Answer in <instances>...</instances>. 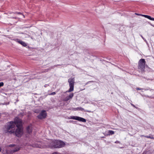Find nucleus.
Returning a JSON list of instances; mask_svg holds the SVG:
<instances>
[{"instance_id": "nucleus-1", "label": "nucleus", "mask_w": 154, "mask_h": 154, "mask_svg": "<svg viewBox=\"0 0 154 154\" xmlns=\"http://www.w3.org/2000/svg\"><path fill=\"white\" fill-rule=\"evenodd\" d=\"M22 125L21 120L18 118H16L14 119V122L11 121L8 122L5 133L8 132L11 134L15 132L17 136L21 137L23 134Z\"/></svg>"}, {"instance_id": "nucleus-2", "label": "nucleus", "mask_w": 154, "mask_h": 154, "mask_svg": "<svg viewBox=\"0 0 154 154\" xmlns=\"http://www.w3.org/2000/svg\"><path fill=\"white\" fill-rule=\"evenodd\" d=\"M49 143L48 146L51 148H60L64 147L65 145V143L64 142L59 140H49ZM45 143L37 142L32 144V146L34 147L42 148L45 147V146H48V145H46Z\"/></svg>"}, {"instance_id": "nucleus-3", "label": "nucleus", "mask_w": 154, "mask_h": 154, "mask_svg": "<svg viewBox=\"0 0 154 154\" xmlns=\"http://www.w3.org/2000/svg\"><path fill=\"white\" fill-rule=\"evenodd\" d=\"M145 61L144 59H140L139 62L138 69L141 72H143L145 68Z\"/></svg>"}, {"instance_id": "nucleus-4", "label": "nucleus", "mask_w": 154, "mask_h": 154, "mask_svg": "<svg viewBox=\"0 0 154 154\" xmlns=\"http://www.w3.org/2000/svg\"><path fill=\"white\" fill-rule=\"evenodd\" d=\"M74 81V78H70L68 79V82L69 83V85L70 88L68 91H66V92H70L73 91L74 83L75 82Z\"/></svg>"}, {"instance_id": "nucleus-5", "label": "nucleus", "mask_w": 154, "mask_h": 154, "mask_svg": "<svg viewBox=\"0 0 154 154\" xmlns=\"http://www.w3.org/2000/svg\"><path fill=\"white\" fill-rule=\"evenodd\" d=\"M69 119L77 120L79 121L83 122H86V120L85 119L77 116H71L69 118Z\"/></svg>"}, {"instance_id": "nucleus-6", "label": "nucleus", "mask_w": 154, "mask_h": 154, "mask_svg": "<svg viewBox=\"0 0 154 154\" xmlns=\"http://www.w3.org/2000/svg\"><path fill=\"white\" fill-rule=\"evenodd\" d=\"M47 116V113L46 111L43 110H42L41 113L37 117L38 119H45Z\"/></svg>"}, {"instance_id": "nucleus-7", "label": "nucleus", "mask_w": 154, "mask_h": 154, "mask_svg": "<svg viewBox=\"0 0 154 154\" xmlns=\"http://www.w3.org/2000/svg\"><path fill=\"white\" fill-rule=\"evenodd\" d=\"M26 137H29V135H28V134H29V135L31 134L32 132V127L31 125H29L28 126V127L26 128Z\"/></svg>"}, {"instance_id": "nucleus-8", "label": "nucleus", "mask_w": 154, "mask_h": 154, "mask_svg": "<svg viewBox=\"0 0 154 154\" xmlns=\"http://www.w3.org/2000/svg\"><path fill=\"white\" fill-rule=\"evenodd\" d=\"M15 41L17 42H18L20 44L24 47H26L27 46V44L25 42H23L21 40H20L19 39H16L15 40Z\"/></svg>"}, {"instance_id": "nucleus-9", "label": "nucleus", "mask_w": 154, "mask_h": 154, "mask_svg": "<svg viewBox=\"0 0 154 154\" xmlns=\"http://www.w3.org/2000/svg\"><path fill=\"white\" fill-rule=\"evenodd\" d=\"M74 94L73 93L70 94L68 96L66 97L65 98V100L67 101L71 99L73 96Z\"/></svg>"}, {"instance_id": "nucleus-10", "label": "nucleus", "mask_w": 154, "mask_h": 154, "mask_svg": "<svg viewBox=\"0 0 154 154\" xmlns=\"http://www.w3.org/2000/svg\"><path fill=\"white\" fill-rule=\"evenodd\" d=\"M142 16L144 17H145L147 18L150 20L154 21V18L151 17V16L146 15H141Z\"/></svg>"}, {"instance_id": "nucleus-11", "label": "nucleus", "mask_w": 154, "mask_h": 154, "mask_svg": "<svg viewBox=\"0 0 154 154\" xmlns=\"http://www.w3.org/2000/svg\"><path fill=\"white\" fill-rule=\"evenodd\" d=\"M20 149V147L19 146H17L16 147L14 148V149H13L12 150V152H16L17 151L19 150Z\"/></svg>"}, {"instance_id": "nucleus-12", "label": "nucleus", "mask_w": 154, "mask_h": 154, "mask_svg": "<svg viewBox=\"0 0 154 154\" xmlns=\"http://www.w3.org/2000/svg\"><path fill=\"white\" fill-rule=\"evenodd\" d=\"M108 133L109 134V135H112L114 134V131L112 130H109L108 131Z\"/></svg>"}, {"instance_id": "nucleus-13", "label": "nucleus", "mask_w": 154, "mask_h": 154, "mask_svg": "<svg viewBox=\"0 0 154 154\" xmlns=\"http://www.w3.org/2000/svg\"><path fill=\"white\" fill-rule=\"evenodd\" d=\"M141 136L143 137L147 138H150L151 139H152L153 138V136H144V135H142Z\"/></svg>"}, {"instance_id": "nucleus-14", "label": "nucleus", "mask_w": 154, "mask_h": 154, "mask_svg": "<svg viewBox=\"0 0 154 154\" xmlns=\"http://www.w3.org/2000/svg\"><path fill=\"white\" fill-rule=\"evenodd\" d=\"M77 110L79 109L81 111H84L85 110L82 107H78L76 108Z\"/></svg>"}, {"instance_id": "nucleus-15", "label": "nucleus", "mask_w": 154, "mask_h": 154, "mask_svg": "<svg viewBox=\"0 0 154 154\" xmlns=\"http://www.w3.org/2000/svg\"><path fill=\"white\" fill-rule=\"evenodd\" d=\"M14 14H22V15L23 16V17H24V16L20 12H17L14 13Z\"/></svg>"}, {"instance_id": "nucleus-16", "label": "nucleus", "mask_w": 154, "mask_h": 154, "mask_svg": "<svg viewBox=\"0 0 154 154\" xmlns=\"http://www.w3.org/2000/svg\"><path fill=\"white\" fill-rule=\"evenodd\" d=\"M56 94V92H53L50 94H48V95H53L55 94Z\"/></svg>"}, {"instance_id": "nucleus-17", "label": "nucleus", "mask_w": 154, "mask_h": 154, "mask_svg": "<svg viewBox=\"0 0 154 154\" xmlns=\"http://www.w3.org/2000/svg\"><path fill=\"white\" fill-rule=\"evenodd\" d=\"M94 81H90L87 82L85 84V85H87V84H89L90 83L93 82Z\"/></svg>"}, {"instance_id": "nucleus-18", "label": "nucleus", "mask_w": 154, "mask_h": 154, "mask_svg": "<svg viewBox=\"0 0 154 154\" xmlns=\"http://www.w3.org/2000/svg\"><path fill=\"white\" fill-rule=\"evenodd\" d=\"M4 85V83L3 82H0V87L3 86Z\"/></svg>"}, {"instance_id": "nucleus-19", "label": "nucleus", "mask_w": 154, "mask_h": 154, "mask_svg": "<svg viewBox=\"0 0 154 154\" xmlns=\"http://www.w3.org/2000/svg\"><path fill=\"white\" fill-rule=\"evenodd\" d=\"M136 89L137 90H144L143 88H136Z\"/></svg>"}, {"instance_id": "nucleus-20", "label": "nucleus", "mask_w": 154, "mask_h": 154, "mask_svg": "<svg viewBox=\"0 0 154 154\" xmlns=\"http://www.w3.org/2000/svg\"><path fill=\"white\" fill-rule=\"evenodd\" d=\"M131 105L133 106L134 107L136 108V109H137V107H136L133 104L131 103Z\"/></svg>"}, {"instance_id": "nucleus-21", "label": "nucleus", "mask_w": 154, "mask_h": 154, "mask_svg": "<svg viewBox=\"0 0 154 154\" xmlns=\"http://www.w3.org/2000/svg\"><path fill=\"white\" fill-rule=\"evenodd\" d=\"M58 65H56L54 66H53L51 67V68H49V70H50L51 68H53L55 66H57Z\"/></svg>"}, {"instance_id": "nucleus-22", "label": "nucleus", "mask_w": 154, "mask_h": 154, "mask_svg": "<svg viewBox=\"0 0 154 154\" xmlns=\"http://www.w3.org/2000/svg\"><path fill=\"white\" fill-rule=\"evenodd\" d=\"M150 90V88H147L146 89H144V91H147V90Z\"/></svg>"}, {"instance_id": "nucleus-23", "label": "nucleus", "mask_w": 154, "mask_h": 154, "mask_svg": "<svg viewBox=\"0 0 154 154\" xmlns=\"http://www.w3.org/2000/svg\"><path fill=\"white\" fill-rule=\"evenodd\" d=\"M14 144H10L9 145V146L10 147H12L14 146Z\"/></svg>"}, {"instance_id": "nucleus-24", "label": "nucleus", "mask_w": 154, "mask_h": 154, "mask_svg": "<svg viewBox=\"0 0 154 154\" xmlns=\"http://www.w3.org/2000/svg\"><path fill=\"white\" fill-rule=\"evenodd\" d=\"M49 85L48 84H45L44 85V87H47V86H48Z\"/></svg>"}, {"instance_id": "nucleus-25", "label": "nucleus", "mask_w": 154, "mask_h": 154, "mask_svg": "<svg viewBox=\"0 0 154 154\" xmlns=\"http://www.w3.org/2000/svg\"><path fill=\"white\" fill-rule=\"evenodd\" d=\"M115 143H120V142H119L117 140L116 141H115Z\"/></svg>"}, {"instance_id": "nucleus-26", "label": "nucleus", "mask_w": 154, "mask_h": 154, "mask_svg": "<svg viewBox=\"0 0 154 154\" xmlns=\"http://www.w3.org/2000/svg\"><path fill=\"white\" fill-rule=\"evenodd\" d=\"M135 14L137 15H140V16H141V15H142V14H137V13H135Z\"/></svg>"}, {"instance_id": "nucleus-27", "label": "nucleus", "mask_w": 154, "mask_h": 154, "mask_svg": "<svg viewBox=\"0 0 154 154\" xmlns=\"http://www.w3.org/2000/svg\"><path fill=\"white\" fill-rule=\"evenodd\" d=\"M141 36L143 38V39L144 40V41H146V40H145V39H144V38L143 37V36L142 35H141Z\"/></svg>"}, {"instance_id": "nucleus-28", "label": "nucleus", "mask_w": 154, "mask_h": 154, "mask_svg": "<svg viewBox=\"0 0 154 154\" xmlns=\"http://www.w3.org/2000/svg\"><path fill=\"white\" fill-rule=\"evenodd\" d=\"M52 154H57V152H55L53 153Z\"/></svg>"}, {"instance_id": "nucleus-29", "label": "nucleus", "mask_w": 154, "mask_h": 154, "mask_svg": "<svg viewBox=\"0 0 154 154\" xmlns=\"http://www.w3.org/2000/svg\"><path fill=\"white\" fill-rule=\"evenodd\" d=\"M12 18H13V19H16V17H12Z\"/></svg>"}, {"instance_id": "nucleus-30", "label": "nucleus", "mask_w": 154, "mask_h": 154, "mask_svg": "<svg viewBox=\"0 0 154 154\" xmlns=\"http://www.w3.org/2000/svg\"><path fill=\"white\" fill-rule=\"evenodd\" d=\"M1 148L0 147V152H1Z\"/></svg>"}, {"instance_id": "nucleus-31", "label": "nucleus", "mask_w": 154, "mask_h": 154, "mask_svg": "<svg viewBox=\"0 0 154 154\" xmlns=\"http://www.w3.org/2000/svg\"><path fill=\"white\" fill-rule=\"evenodd\" d=\"M85 112H88V111H85Z\"/></svg>"}, {"instance_id": "nucleus-32", "label": "nucleus", "mask_w": 154, "mask_h": 154, "mask_svg": "<svg viewBox=\"0 0 154 154\" xmlns=\"http://www.w3.org/2000/svg\"><path fill=\"white\" fill-rule=\"evenodd\" d=\"M152 139H154V137H153V138Z\"/></svg>"}, {"instance_id": "nucleus-33", "label": "nucleus", "mask_w": 154, "mask_h": 154, "mask_svg": "<svg viewBox=\"0 0 154 154\" xmlns=\"http://www.w3.org/2000/svg\"><path fill=\"white\" fill-rule=\"evenodd\" d=\"M153 26L154 27V26Z\"/></svg>"}]
</instances>
